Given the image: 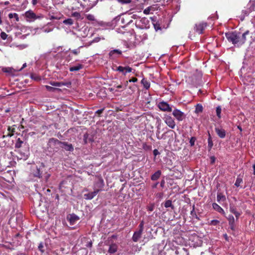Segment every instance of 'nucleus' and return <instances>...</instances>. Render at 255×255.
<instances>
[{
    "label": "nucleus",
    "instance_id": "obj_1",
    "mask_svg": "<svg viewBox=\"0 0 255 255\" xmlns=\"http://www.w3.org/2000/svg\"><path fill=\"white\" fill-rule=\"evenodd\" d=\"M238 33L236 31L228 32L225 33V36L229 42L238 46Z\"/></svg>",
    "mask_w": 255,
    "mask_h": 255
},
{
    "label": "nucleus",
    "instance_id": "obj_2",
    "mask_svg": "<svg viewBox=\"0 0 255 255\" xmlns=\"http://www.w3.org/2000/svg\"><path fill=\"white\" fill-rule=\"evenodd\" d=\"M104 185V180L102 179V177L96 176L94 184V189L98 190V192H100L103 190Z\"/></svg>",
    "mask_w": 255,
    "mask_h": 255
},
{
    "label": "nucleus",
    "instance_id": "obj_3",
    "mask_svg": "<svg viewBox=\"0 0 255 255\" xmlns=\"http://www.w3.org/2000/svg\"><path fill=\"white\" fill-rule=\"evenodd\" d=\"M207 26V23L206 22H202L195 24L194 27L195 31L199 34H202L205 28Z\"/></svg>",
    "mask_w": 255,
    "mask_h": 255
},
{
    "label": "nucleus",
    "instance_id": "obj_4",
    "mask_svg": "<svg viewBox=\"0 0 255 255\" xmlns=\"http://www.w3.org/2000/svg\"><path fill=\"white\" fill-rule=\"evenodd\" d=\"M24 15L26 18L27 21H33L40 17V16H37L35 13L31 10L26 11L25 12Z\"/></svg>",
    "mask_w": 255,
    "mask_h": 255
},
{
    "label": "nucleus",
    "instance_id": "obj_5",
    "mask_svg": "<svg viewBox=\"0 0 255 255\" xmlns=\"http://www.w3.org/2000/svg\"><path fill=\"white\" fill-rule=\"evenodd\" d=\"M172 114L179 121H182L185 117L184 114L182 112L177 109L174 110Z\"/></svg>",
    "mask_w": 255,
    "mask_h": 255
},
{
    "label": "nucleus",
    "instance_id": "obj_6",
    "mask_svg": "<svg viewBox=\"0 0 255 255\" xmlns=\"http://www.w3.org/2000/svg\"><path fill=\"white\" fill-rule=\"evenodd\" d=\"M165 123L171 128H173L175 126V123L172 117L168 115H165L163 118Z\"/></svg>",
    "mask_w": 255,
    "mask_h": 255
},
{
    "label": "nucleus",
    "instance_id": "obj_7",
    "mask_svg": "<svg viewBox=\"0 0 255 255\" xmlns=\"http://www.w3.org/2000/svg\"><path fill=\"white\" fill-rule=\"evenodd\" d=\"M68 185H70V183H68L67 181L63 180L60 183L59 189L62 192L65 193L70 188Z\"/></svg>",
    "mask_w": 255,
    "mask_h": 255
},
{
    "label": "nucleus",
    "instance_id": "obj_8",
    "mask_svg": "<svg viewBox=\"0 0 255 255\" xmlns=\"http://www.w3.org/2000/svg\"><path fill=\"white\" fill-rule=\"evenodd\" d=\"M250 33L249 30L246 31L241 37L238 35V47L243 45L246 41V36Z\"/></svg>",
    "mask_w": 255,
    "mask_h": 255
},
{
    "label": "nucleus",
    "instance_id": "obj_9",
    "mask_svg": "<svg viewBox=\"0 0 255 255\" xmlns=\"http://www.w3.org/2000/svg\"><path fill=\"white\" fill-rule=\"evenodd\" d=\"M132 69L129 66L123 67L119 66L117 67L116 70L121 72L123 75H126L127 73H129L132 71Z\"/></svg>",
    "mask_w": 255,
    "mask_h": 255
},
{
    "label": "nucleus",
    "instance_id": "obj_10",
    "mask_svg": "<svg viewBox=\"0 0 255 255\" xmlns=\"http://www.w3.org/2000/svg\"><path fill=\"white\" fill-rule=\"evenodd\" d=\"M160 111L171 112L172 111V107L166 102L164 101L160 102Z\"/></svg>",
    "mask_w": 255,
    "mask_h": 255
},
{
    "label": "nucleus",
    "instance_id": "obj_11",
    "mask_svg": "<svg viewBox=\"0 0 255 255\" xmlns=\"http://www.w3.org/2000/svg\"><path fill=\"white\" fill-rule=\"evenodd\" d=\"M60 147L64 148L66 151H73L74 150L72 144L71 143H68L66 142L61 141L60 143Z\"/></svg>",
    "mask_w": 255,
    "mask_h": 255
},
{
    "label": "nucleus",
    "instance_id": "obj_12",
    "mask_svg": "<svg viewBox=\"0 0 255 255\" xmlns=\"http://www.w3.org/2000/svg\"><path fill=\"white\" fill-rule=\"evenodd\" d=\"M50 84L53 86L55 87H61L62 86H66L67 87H69L71 83L70 82H55V81H51L50 82Z\"/></svg>",
    "mask_w": 255,
    "mask_h": 255
},
{
    "label": "nucleus",
    "instance_id": "obj_13",
    "mask_svg": "<svg viewBox=\"0 0 255 255\" xmlns=\"http://www.w3.org/2000/svg\"><path fill=\"white\" fill-rule=\"evenodd\" d=\"M99 192H98V190H96L95 189H94V191L93 192L85 194L84 195V198L86 200H91L94 197H95Z\"/></svg>",
    "mask_w": 255,
    "mask_h": 255
},
{
    "label": "nucleus",
    "instance_id": "obj_14",
    "mask_svg": "<svg viewBox=\"0 0 255 255\" xmlns=\"http://www.w3.org/2000/svg\"><path fill=\"white\" fill-rule=\"evenodd\" d=\"M128 195H127L126 193H124V188L122 187L119 193L118 198L121 201H124L126 199L128 198Z\"/></svg>",
    "mask_w": 255,
    "mask_h": 255
},
{
    "label": "nucleus",
    "instance_id": "obj_15",
    "mask_svg": "<svg viewBox=\"0 0 255 255\" xmlns=\"http://www.w3.org/2000/svg\"><path fill=\"white\" fill-rule=\"evenodd\" d=\"M215 131L217 135L221 138H223L226 136V131L225 129L223 128H216Z\"/></svg>",
    "mask_w": 255,
    "mask_h": 255
},
{
    "label": "nucleus",
    "instance_id": "obj_16",
    "mask_svg": "<svg viewBox=\"0 0 255 255\" xmlns=\"http://www.w3.org/2000/svg\"><path fill=\"white\" fill-rule=\"evenodd\" d=\"M151 20L155 31H158L159 29V23L158 20H157L156 17L153 16L151 17Z\"/></svg>",
    "mask_w": 255,
    "mask_h": 255
},
{
    "label": "nucleus",
    "instance_id": "obj_17",
    "mask_svg": "<svg viewBox=\"0 0 255 255\" xmlns=\"http://www.w3.org/2000/svg\"><path fill=\"white\" fill-rule=\"evenodd\" d=\"M61 141L54 138H50L48 141V145L51 146L52 145H58L60 146Z\"/></svg>",
    "mask_w": 255,
    "mask_h": 255
},
{
    "label": "nucleus",
    "instance_id": "obj_18",
    "mask_svg": "<svg viewBox=\"0 0 255 255\" xmlns=\"http://www.w3.org/2000/svg\"><path fill=\"white\" fill-rule=\"evenodd\" d=\"M212 207L216 211L222 214H225L224 210L218 204L216 203H213Z\"/></svg>",
    "mask_w": 255,
    "mask_h": 255
},
{
    "label": "nucleus",
    "instance_id": "obj_19",
    "mask_svg": "<svg viewBox=\"0 0 255 255\" xmlns=\"http://www.w3.org/2000/svg\"><path fill=\"white\" fill-rule=\"evenodd\" d=\"M226 200V197L223 194V193L221 192H218L217 195V201L220 203L221 202H224Z\"/></svg>",
    "mask_w": 255,
    "mask_h": 255
},
{
    "label": "nucleus",
    "instance_id": "obj_20",
    "mask_svg": "<svg viewBox=\"0 0 255 255\" xmlns=\"http://www.w3.org/2000/svg\"><path fill=\"white\" fill-rule=\"evenodd\" d=\"M118 246L116 244H113L110 246L108 252L110 254H114L117 251Z\"/></svg>",
    "mask_w": 255,
    "mask_h": 255
},
{
    "label": "nucleus",
    "instance_id": "obj_21",
    "mask_svg": "<svg viewBox=\"0 0 255 255\" xmlns=\"http://www.w3.org/2000/svg\"><path fill=\"white\" fill-rule=\"evenodd\" d=\"M144 222L143 220H142L140 221V224L138 226V231H135L136 232H137V233L141 236L143 229H144Z\"/></svg>",
    "mask_w": 255,
    "mask_h": 255
},
{
    "label": "nucleus",
    "instance_id": "obj_22",
    "mask_svg": "<svg viewBox=\"0 0 255 255\" xmlns=\"http://www.w3.org/2000/svg\"><path fill=\"white\" fill-rule=\"evenodd\" d=\"M83 66L82 64H79L76 66L70 67L69 68V70L71 72L72 71H77L82 69Z\"/></svg>",
    "mask_w": 255,
    "mask_h": 255
},
{
    "label": "nucleus",
    "instance_id": "obj_23",
    "mask_svg": "<svg viewBox=\"0 0 255 255\" xmlns=\"http://www.w3.org/2000/svg\"><path fill=\"white\" fill-rule=\"evenodd\" d=\"M122 51L119 49H114L111 50L109 53V55L110 57H115V55H121L122 54Z\"/></svg>",
    "mask_w": 255,
    "mask_h": 255
},
{
    "label": "nucleus",
    "instance_id": "obj_24",
    "mask_svg": "<svg viewBox=\"0 0 255 255\" xmlns=\"http://www.w3.org/2000/svg\"><path fill=\"white\" fill-rule=\"evenodd\" d=\"M141 83L143 86L144 88L146 89H148L150 87V83L145 78H143L142 79Z\"/></svg>",
    "mask_w": 255,
    "mask_h": 255
},
{
    "label": "nucleus",
    "instance_id": "obj_25",
    "mask_svg": "<svg viewBox=\"0 0 255 255\" xmlns=\"http://www.w3.org/2000/svg\"><path fill=\"white\" fill-rule=\"evenodd\" d=\"M2 71L5 73H9L11 75H14L15 70L12 68L5 67L2 68Z\"/></svg>",
    "mask_w": 255,
    "mask_h": 255
},
{
    "label": "nucleus",
    "instance_id": "obj_26",
    "mask_svg": "<svg viewBox=\"0 0 255 255\" xmlns=\"http://www.w3.org/2000/svg\"><path fill=\"white\" fill-rule=\"evenodd\" d=\"M208 134H209V137L208 138V150H210L213 146V142L212 139V137H211V136L210 133L209 132Z\"/></svg>",
    "mask_w": 255,
    "mask_h": 255
},
{
    "label": "nucleus",
    "instance_id": "obj_27",
    "mask_svg": "<svg viewBox=\"0 0 255 255\" xmlns=\"http://www.w3.org/2000/svg\"><path fill=\"white\" fill-rule=\"evenodd\" d=\"M243 183V179L240 177H238L235 183V185L237 187L243 188L242 184Z\"/></svg>",
    "mask_w": 255,
    "mask_h": 255
},
{
    "label": "nucleus",
    "instance_id": "obj_28",
    "mask_svg": "<svg viewBox=\"0 0 255 255\" xmlns=\"http://www.w3.org/2000/svg\"><path fill=\"white\" fill-rule=\"evenodd\" d=\"M141 236L137 233V232H134L132 237V240L134 242H137L139 239L141 238Z\"/></svg>",
    "mask_w": 255,
    "mask_h": 255
},
{
    "label": "nucleus",
    "instance_id": "obj_29",
    "mask_svg": "<svg viewBox=\"0 0 255 255\" xmlns=\"http://www.w3.org/2000/svg\"><path fill=\"white\" fill-rule=\"evenodd\" d=\"M79 219V217L77 215L73 214L71 215L69 221L71 224H73L75 221Z\"/></svg>",
    "mask_w": 255,
    "mask_h": 255
},
{
    "label": "nucleus",
    "instance_id": "obj_30",
    "mask_svg": "<svg viewBox=\"0 0 255 255\" xmlns=\"http://www.w3.org/2000/svg\"><path fill=\"white\" fill-rule=\"evenodd\" d=\"M45 88L47 91H48L49 92H54L56 91H61V89H60L59 88H54V87H51V86H48V85H46Z\"/></svg>",
    "mask_w": 255,
    "mask_h": 255
},
{
    "label": "nucleus",
    "instance_id": "obj_31",
    "mask_svg": "<svg viewBox=\"0 0 255 255\" xmlns=\"http://www.w3.org/2000/svg\"><path fill=\"white\" fill-rule=\"evenodd\" d=\"M203 111V107L201 104H197L196 106L195 112L197 114L201 113Z\"/></svg>",
    "mask_w": 255,
    "mask_h": 255
},
{
    "label": "nucleus",
    "instance_id": "obj_32",
    "mask_svg": "<svg viewBox=\"0 0 255 255\" xmlns=\"http://www.w3.org/2000/svg\"><path fill=\"white\" fill-rule=\"evenodd\" d=\"M23 143V141H22L19 138H18L15 143V147L16 148H19L21 147L22 144Z\"/></svg>",
    "mask_w": 255,
    "mask_h": 255
},
{
    "label": "nucleus",
    "instance_id": "obj_33",
    "mask_svg": "<svg viewBox=\"0 0 255 255\" xmlns=\"http://www.w3.org/2000/svg\"><path fill=\"white\" fill-rule=\"evenodd\" d=\"M8 17L9 18H14L16 21H19V17L18 15L16 13H10L8 14Z\"/></svg>",
    "mask_w": 255,
    "mask_h": 255
},
{
    "label": "nucleus",
    "instance_id": "obj_34",
    "mask_svg": "<svg viewBox=\"0 0 255 255\" xmlns=\"http://www.w3.org/2000/svg\"><path fill=\"white\" fill-rule=\"evenodd\" d=\"M63 23L66 25H71L73 24V20L71 18H68L63 21Z\"/></svg>",
    "mask_w": 255,
    "mask_h": 255
},
{
    "label": "nucleus",
    "instance_id": "obj_35",
    "mask_svg": "<svg viewBox=\"0 0 255 255\" xmlns=\"http://www.w3.org/2000/svg\"><path fill=\"white\" fill-rule=\"evenodd\" d=\"M164 205L166 208L172 207V208L173 209V207L172 204V201L170 200L166 201Z\"/></svg>",
    "mask_w": 255,
    "mask_h": 255
},
{
    "label": "nucleus",
    "instance_id": "obj_36",
    "mask_svg": "<svg viewBox=\"0 0 255 255\" xmlns=\"http://www.w3.org/2000/svg\"><path fill=\"white\" fill-rule=\"evenodd\" d=\"M227 219L229 221V224L235 223V219L232 215H229Z\"/></svg>",
    "mask_w": 255,
    "mask_h": 255
},
{
    "label": "nucleus",
    "instance_id": "obj_37",
    "mask_svg": "<svg viewBox=\"0 0 255 255\" xmlns=\"http://www.w3.org/2000/svg\"><path fill=\"white\" fill-rule=\"evenodd\" d=\"M216 114H217V117L220 119L221 116V108L220 106H218L216 108Z\"/></svg>",
    "mask_w": 255,
    "mask_h": 255
},
{
    "label": "nucleus",
    "instance_id": "obj_38",
    "mask_svg": "<svg viewBox=\"0 0 255 255\" xmlns=\"http://www.w3.org/2000/svg\"><path fill=\"white\" fill-rule=\"evenodd\" d=\"M30 77L32 79H33L35 81H39L41 79L40 77L39 76L36 75L35 74H31Z\"/></svg>",
    "mask_w": 255,
    "mask_h": 255
},
{
    "label": "nucleus",
    "instance_id": "obj_39",
    "mask_svg": "<svg viewBox=\"0 0 255 255\" xmlns=\"http://www.w3.org/2000/svg\"><path fill=\"white\" fill-rule=\"evenodd\" d=\"M220 223V221L217 220H213L209 223V225L211 226H217Z\"/></svg>",
    "mask_w": 255,
    "mask_h": 255
},
{
    "label": "nucleus",
    "instance_id": "obj_40",
    "mask_svg": "<svg viewBox=\"0 0 255 255\" xmlns=\"http://www.w3.org/2000/svg\"><path fill=\"white\" fill-rule=\"evenodd\" d=\"M82 46H80L78 48L76 49H74L73 50L71 51V52L74 54V55H78L80 53V49L81 48H82Z\"/></svg>",
    "mask_w": 255,
    "mask_h": 255
},
{
    "label": "nucleus",
    "instance_id": "obj_41",
    "mask_svg": "<svg viewBox=\"0 0 255 255\" xmlns=\"http://www.w3.org/2000/svg\"><path fill=\"white\" fill-rule=\"evenodd\" d=\"M196 140V138L195 137H191L190 139V141H189V143H190V144L191 146H193L195 144V142Z\"/></svg>",
    "mask_w": 255,
    "mask_h": 255
},
{
    "label": "nucleus",
    "instance_id": "obj_42",
    "mask_svg": "<svg viewBox=\"0 0 255 255\" xmlns=\"http://www.w3.org/2000/svg\"><path fill=\"white\" fill-rule=\"evenodd\" d=\"M72 16L76 17L77 19L80 18L81 14L78 12H74L72 13Z\"/></svg>",
    "mask_w": 255,
    "mask_h": 255
},
{
    "label": "nucleus",
    "instance_id": "obj_43",
    "mask_svg": "<svg viewBox=\"0 0 255 255\" xmlns=\"http://www.w3.org/2000/svg\"><path fill=\"white\" fill-rule=\"evenodd\" d=\"M230 211L232 213H235L237 211V209L234 205L230 206Z\"/></svg>",
    "mask_w": 255,
    "mask_h": 255
},
{
    "label": "nucleus",
    "instance_id": "obj_44",
    "mask_svg": "<svg viewBox=\"0 0 255 255\" xmlns=\"http://www.w3.org/2000/svg\"><path fill=\"white\" fill-rule=\"evenodd\" d=\"M86 18L88 20H91V21H94L95 20L94 16L93 15L90 14L86 15Z\"/></svg>",
    "mask_w": 255,
    "mask_h": 255
},
{
    "label": "nucleus",
    "instance_id": "obj_45",
    "mask_svg": "<svg viewBox=\"0 0 255 255\" xmlns=\"http://www.w3.org/2000/svg\"><path fill=\"white\" fill-rule=\"evenodd\" d=\"M0 37L3 40H5L7 37V35L4 32H1L0 33Z\"/></svg>",
    "mask_w": 255,
    "mask_h": 255
},
{
    "label": "nucleus",
    "instance_id": "obj_46",
    "mask_svg": "<svg viewBox=\"0 0 255 255\" xmlns=\"http://www.w3.org/2000/svg\"><path fill=\"white\" fill-rule=\"evenodd\" d=\"M119 1L122 4L130 3L131 1V0H119Z\"/></svg>",
    "mask_w": 255,
    "mask_h": 255
},
{
    "label": "nucleus",
    "instance_id": "obj_47",
    "mask_svg": "<svg viewBox=\"0 0 255 255\" xmlns=\"http://www.w3.org/2000/svg\"><path fill=\"white\" fill-rule=\"evenodd\" d=\"M154 207L155 206L154 204H150L147 206V210L149 211H152L154 209Z\"/></svg>",
    "mask_w": 255,
    "mask_h": 255
},
{
    "label": "nucleus",
    "instance_id": "obj_48",
    "mask_svg": "<svg viewBox=\"0 0 255 255\" xmlns=\"http://www.w3.org/2000/svg\"><path fill=\"white\" fill-rule=\"evenodd\" d=\"M7 173H9L10 175H14L16 174V172L14 170H7Z\"/></svg>",
    "mask_w": 255,
    "mask_h": 255
},
{
    "label": "nucleus",
    "instance_id": "obj_49",
    "mask_svg": "<svg viewBox=\"0 0 255 255\" xmlns=\"http://www.w3.org/2000/svg\"><path fill=\"white\" fill-rule=\"evenodd\" d=\"M43 245L42 243H40L38 246V249L42 252H44V250H43Z\"/></svg>",
    "mask_w": 255,
    "mask_h": 255
},
{
    "label": "nucleus",
    "instance_id": "obj_50",
    "mask_svg": "<svg viewBox=\"0 0 255 255\" xmlns=\"http://www.w3.org/2000/svg\"><path fill=\"white\" fill-rule=\"evenodd\" d=\"M88 137V134L87 133H85L84 135V141L85 143H87V138Z\"/></svg>",
    "mask_w": 255,
    "mask_h": 255
},
{
    "label": "nucleus",
    "instance_id": "obj_51",
    "mask_svg": "<svg viewBox=\"0 0 255 255\" xmlns=\"http://www.w3.org/2000/svg\"><path fill=\"white\" fill-rule=\"evenodd\" d=\"M8 177H10L9 179H5V178H3L4 180H5L6 181H7L8 183L12 182L13 181V177L12 176H8Z\"/></svg>",
    "mask_w": 255,
    "mask_h": 255
},
{
    "label": "nucleus",
    "instance_id": "obj_52",
    "mask_svg": "<svg viewBox=\"0 0 255 255\" xmlns=\"http://www.w3.org/2000/svg\"><path fill=\"white\" fill-rule=\"evenodd\" d=\"M104 109H105L104 108H103V109L98 110V111H97L96 112V114H97L99 115H100V114H101L103 112Z\"/></svg>",
    "mask_w": 255,
    "mask_h": 255
},
{
    "label": "nucleus",
    "instance_id": "obj_53",
    "mask_svg": "<svg viewBox=\"0 0 255 255\" xmlns=\"http://www.w3.org/2000/svg\"><path fill=\"white\" fill-rule=\"evenodd\" d=\"M229 226H230V229L232 230V231H235V223H233V224H229Z\"/></svg>",
    "mask_w": 255,
    "mask_h": 255
},
{
    "label": "nucleus",
    "instance_id": "obj_54",
    "mask_svg": "<svg viewBox=\"0 0 255 255\" xmlns=\"http://www.w3.org/2000/svg\"><path fill=\"white\" fill-rule=\"evenodd\" d=\"M137 81V79L136 78H132L131 79H129L128 82H136Z\"/></svg>",
    "mask_w": 255,
    "mask_h": 255
},
{
    "label": "nucleus",
    "instance_id": "obj_55",
    "mask_svg": "<svg viewBox=\"0 0 255 255\" xmlns=\"http://www.w3.org/2000/svg\"><path fill=\"white\" fill-rule=\"evenodd\" d=\"M210 159H211V163L212 164H214L215 162V160H216V158L215 156H212L210 157Z\"/></svg>",
    "mask_w": 255,
    "mask_h": 255
},
{
    "label": "nucleus",
    "instance_id": "obj_56",
    "mask_svg": "<svg viewBox=\"0 0 255 255\" xmlns=\"http://www.w3.org/2000/svg\"><path fill=\"white\" fill-rule=\"evenodd\" d=\"M234 214L235 215L237 219H238L239 216L241 215V214L238 211H236L235 213H234Z\"/></svg>",
    "mask_w": 255,
    "mask_h": 255
},
{
    "label": "nucleus",
    "instance_id": "obj_57",
    "mask_svg": "<svg viewBox=\"0 0 255 255\" xmlns=\"http://www.w3.org/2000/svg\"><path fill=\"white\" fill-rule=\"evenodd\" d=\"M55 199L57 200V202L56 204L57 206H58V205L59 204V196L57 194L56 195Z\"/></svg>",
    "mask_w": 255,
    "mask_h": 255
},
{
    "label": "nucleus",
    "instance_id": "obj_58",
    "mask_svg": "<svg viewBox=\"0 0 255 255\" xmlns=\"http://www.w3.org/2000/svg\"><path fill=\"white\" fill-rule=\"evenodd\" d=\"M159 152L157 149H155L153 151V154L155 156H156L157 154H158Z\"/></svg>",
    "mask_w": 255,
    "mask_h": 255
},
{
    "label": "nucleus",
    "instance_id": "obj_59",
    "mask_svg": "<svg viewBox=\"0 0 255 255\" xmlns=\"http://www.w3.org/2000/svg\"><path fill=\"white\" fill-rule=\"evenodd\" d=\"M38 2L37 0H32V3L33 5H36Z\"/></svg>",
    "mask_w": 255,
    "mask_h": 255
},
{
    "label": "nucleus",
    "instance_id": "obj_60",
    "mask_svg": "<svg viewBox=\"0 0 255 255\" xmlns=\"http://www.w3.org/2000/svg\"><path fill=\"white\" fill-rule=\"evenodd\" d=\"M152 180H156L159 176H151Z\"/></svg>",
    "mask_w": 255,
    "mask_h": 255
},
{
    "label": "nucleus",
    "instance_id": "obj_61",
    "mask_svg": "<svg viewBox=\"0 0 255 255\" xmlns=\"http://www.w3.org/2000/svg\"><path fill=\"white\" fill-rule=\"evenodd\" d=\"M37 174H38V175H40L41 174H42V173L41 172H40L39 169L37 168Z\"/></svg>",
    "mask_w": 255,
    "mask_h": 255
},
{
    "label": "nucleus",
    "instance_id": "obj_62",
    "mask_svg": "<svg viewBox=\"0 0 255 255\" xmlns=\"http://www.w3.org/2000/svg\"><path fill=\"white\" fill-rule=\"evenodd\" d=\"M26 66V63H24L23 64V65H22V67H21V68L19 70H21L22 69L25 68Z\"/></svg>",
    "mask_w": 255,
    "mask_h": 255
},
{
    "label": "nucleus",
    "instance_id": "obj_63",
    "mask_svg": "<svg viewBox=\"0 0 255 255\" xmlns=\"http://www.w3.org/2000/svg\"><path fill=\"white\" fill-rule=\"evenodd\" d=\"M159 171H157L153 175H154V176L159 175Z\"/></svg>",
    "mask_w": 255,
    "mask_h": 255
},
{
    "label": "nucleus",
    "instance_id": "obj_64",
    "mask_svg": "<svg viewBox=\"0 0 255 255\" xmlns=\"http://www.w3.org/2000/svg\"><path fill=\"white\" fill-rule=\"evenodd\" d=\"M253 169H254V174L255 175V164L253 165Z\"/></svg>",
    "mask_w": 255,
    "mask_h": 255
}]
</instances>
